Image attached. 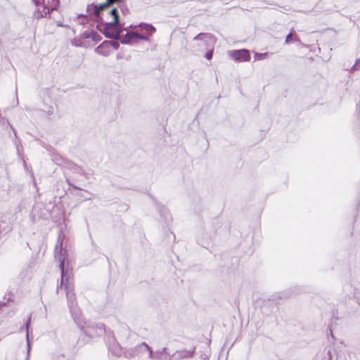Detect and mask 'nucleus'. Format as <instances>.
<instances>
[{
	"mask_svg": "<svg viewBox=\"0 0 360 360\" xmlns=\"http://www.w3.org/2000/svg\"><path fill=\"white\" fill-rule=\"evenodd\" d=\"M292 32L289 33L287 36H286V38H285V43L286 44H288L290 40H292Z\"/></svg>",
	"mask_w": 360,
	"mask_h": 360,
	"instance_id": "nucleus-25",
	"label": "nucleus"
},
{
	"mask_svg": "<svg viewBox=\"0 0 360 360\" xmlns=\"http://www.w3.org/2000/svg\"><path fill=\"white\" fill-rule=\"evenodd\" d=\"M139 27L144 30L148 35H151L155 31V28L150 24L141 23Z\"/></svg>",
	"mask_w": 360,
	"mask_h": 360,
	"instance_id": "nucleus-13",
	"label": "nucleus"
},
{
	"mask_svg": "<svg viewBox=\"0 0 360 360\" xmlns=\"http://www.w3.org/2000/svg\"><path fill=\"white\" fill-rule=\"evenodd\" d=\"M136 39H142V40H148V37H145L142 34H138V33H136Z\"/></svg>",
	"mask_w": 360,
	"mask_h": 360,
	"instance_id": "nucleus-24",
	"label": "nucleus"
},
{
	"mask_svg": "<svg viewBox=\"0 0 360 360\" xmlns=\"http://www.w3.org/2000/svg\"><path fill=\"white\" fill-rule=\"evenodd\" d=\"M31 319H32V314H30L28 317L27 320L25 322V328L26 330V338H27V354H29L30 352V340H29V329L31 324Z\"/></svg>",
	"mask_w": 360,
	"mask_h": 360,
	"instance_id": "nucleus-12",
	"label": "nucleus"
},
{
	"mask_svg": "<svg viewBox=\"0 0 360 360\" xmlns=\"http://www.w3.org/2000/svg\"><path fill=\"white\" fill-rule=\"evenodd\" d=\"M64 238V234L60 232L58 236L57 243L55 246L54 251L55 258L59 262V268L61 271L60 286L58 288L57 291L58 292L59 289H62V288L64 287L66 292L68 307L75 323L81 329L84 330V334L91 338H94L101 335L104 330V327L103 324L97 325L95 327H90L87 326L86 321L82 318L81 311L77 306L75 295L70 290L68 286L70 275L68 270L65 269L66 251L63 250L62 247Z\"/></svg>",
	"mask_w": 360,
	"mask_h": 360,
	"instance_id": "nucleus-1",
	"label": "nucleus"
},
{
	"mask_svg": "<svg viewBox=\"0 0 360 360\" xmlns=\"http://www.w3.org/2000/svg\"><path fill=\"white\" fill-rule=\"evenodd\" d=\"M295 41H298V38L297 37H295Z\"/></svg>",
	"mask_w": 360,
	"mask_h": 360,
	"instance_id": "nucleus-31",
	"label": "nucleus"
},
{
	"mask_svg": "<svg viewBox=\"0 0 360 360\" xmlns=\"http://www.w3.org/2000/svg\"><path fill=\"white\" fill-rule=\"evenodd\" d=\"M105 9L103 4H90L87 6L86 11L89 15H94L96 18H98L102 11Z\"/></svg>",
	"mask_w": 360,
	"mask_h": 360,
	"instance_id": "nucleus-9",
	"label": "nucleus"
},
{
	"mask_svg": "<svg viewBox=\"0 0 360 360\" xmlns=\"http://www.w3.org/2000/svg\"><path fill=\"white\" fill-rule=\"evenodd\" d=\"M40 211H41H41H44V209H42V208H40Z\"/></svg>",
	"mask_w": 360,
	"mask_h": 360,
	"instance_id": "nucleus-33",
	"label": "nucleus"
},
{
	"mask_svg": "<svg viewBox=\"0 0 360 360\" xmlns=\"http://www.w3.org/2000/svg\"><path fill=\"white\" fill-rule=\"evenodd\" d=\"M266 55V53L259 54V56H258V58L259 59H263Z\"/></svg>",
	"mask_w": 360,
	"mask_h": 360,
	"instance_id": "nucleus-30",
	"label": "nucleus"
},
{
	"mask_svg": "<svg viewBox=\"0 0 360 360\" xmlns=\"http://www.w3.org/2000/svg\"><path fill=\"white\" fill-rule=\"evenodd\" d=\"M214 47L209 48L207 52L205 53V58L207 60H211L213 55Z\"/></svg>",
	"mask_w": 360,
	"mask_h": 360,
	"instance_id": "nucleus-21",
	"label": "nucleus"
},
{
	"mask_svg": "<svg viewBox=\"0 0 360 360\" xmlns=\"http://www.w3.org/2000/svg\"><path fill=\"white\" fill-rule=\"evenodd\" d=\"M110 45L112 46L115 49H117L120 46L119 44L115 41H110Z\"/></svg>",
	"mask_w": 360,
	"mask_h": 360,
	"instance_id": "nucleus-26",
	"label": "nucleus"
},
{
	"mask_svg": "<svg viewBox=\"0 0 360 360\" xmlns=\"http://www.w3.org/2000/svg\"><path fill=\"white\" fill-rule=\"evenodd\" d=\"M91 39H92V40L96 42H98L101 39L100 35L96 32H95L94 30H91Z\"/></svg>",
	"mask_w": 360,
	"mask_h": 360,
	"instance_id": "nucleus-20",
	"label": "nucleus"
},
{
	"mask_svg": "<svg viewBox=\"0 0 360 360\" xmlns=\"http://www.w3.org/2000/svg\"><path fill=\"white\" fill-rule=\"evenodd\" d=\"M202 358L204 360H206V357H205V356H202Z\"/></svg>",
	"mask_w": 360,
	"mask_h": 360,
	"instance_id": "nucleus-32",
	"label": "nucleus"
},
{
	"mask_svg": "<svg viewBox=\"0 0 360 360\" xmlns=\"http://www.w3.org/2000/svg\"><path fill=\"white\" fill-rule=\"evenodd\" d=\"M6 122H8V121L6 120L4 117H1V122H0V124H4Z\"/></svg>",
	"mask_w": 360,
	"mask_h": 360,
	"instance_id": "nucleus-29",
	"label": "nucleus"
},
{
	"mask_svg": "<svg viewBox=\"0 0 360 360\" xmlns=\"http://www.w3.org/2000/svg\"><path fill=\"white\" fill-rule=\"evenodd\" d=\"M136 32H129L125 36L121 39V43L123 44H130L136 39Z\"/></svg>",
	"mask_w": 360,
	"mask_h": 360,
	"instance_id": "nucleus-11",
	"label": "nucleus"
},
{
	"mask_svg": "<svg viewBox=\"0 0 360 360\" xmlns=\"http://www.w3.org/2000/svg\"><path fill=\"white\" fill-rule=\"evenodd\" d=\"M122 0H107L106 3L103 4V6H105V9L108 7H109L110 5H112L114 4H117V5L122 1Z\"/></svg>",
	"mask_w": 360,
	"mask_h": 360,
	"instance_id": "nucleus-19",
	"label": "nucleus"
},
{
	"mask_svg": "<svg viewBox=\"0 0 360 360\" xmlns=\"http://www.w3.org/2000/svg\"><path fill=\"white\" fill-rule=\"evenodd\" d=\"M51 10L56 9L59 4V0H47Z\"/></svg>",
	"mask_w": 360,
	"mask_h": 360,
	"instance_id": "nucleus-18",
	"label": "nucleus"
},
{
	"mask_svg": "<svg viewBox=\"0 0 360 360\" xmlns=\"http://www.w3.org/2000/svg\"><path fill=\"white\" fill-rule=\"evenodd\" d=\"M229 56L239 62H246L250 60V52L246 49L230 51H229Z\"/></svg>",
	"mask_w": 360,
	"mask_h": 360,
	"instance_id": "nucleus-7",
	"label": "nucleus"
},
{
	"mask_svg": "<svg viewBox=\"0 0 360 360\" xmlns=\"http://www.w3.org/2000/svg\"><path fill=\"white\" fill-rule=\"evenodd\" d=\"M359 63H360V59H357V60H356V63H355L354 65L352 68V70H353V71H354V70H357L356 66H357V65H358Z\"/></svg>",
	"mask_w": 360,
	"mask_h": 360,
	"instance_id": "nucleus-27",
	"label": "nucleus"
},
{
	"mask_svg": "<svg viewBox=\"0 0 360 360\" xmlns=\"http://www.w3.org/2000/svg\"><path fill=\"white\" fill-rule=\"evenodd\" d=\"M110 46V41H105L103 42L101 45H99L96 49V52L101 56H107L109 54V52L108 50H106Z\"/></svg>",
	"mask_w": 360,
	"mask_h": 360,
	"instance_id": "nucleus-10",
	"label": "nucleus"
},
{
	"mask_svg": "<svg viewBox=\"0 0 360 360\" xmlns=\"http://www.w3.org/2000/svg\"><path fill=\"white\" fill-rule=\"evenodd\" d=\"M38 207H34L32 212V219L33 222H37L41 217V214H38Z\"/></svg>",
	"mask_w": 360,
	"mask_h": 360,
	"instance_id": "nucleus-17",
	"label": "nucleus"
},
{
	"mask_svg": "<svg viewBox=\"0 0 360 360\" xmlns=\"http://www.w3.org/2000/svg\"><path fill=\"white\" fill-rule=\"evenodd\" d=\"M66 181H67V183L68 184V185H69V186H72V187H73L74 188H75V189L80 190V188H79L77 187L76 186H74V185L70 182V181L68 179H67Z\"/></svg>",
	"mask_w": 360,
	"mask_h": 360,
	"instance_id": "nucleus-28",
	"label": "nucleus"
},
{
	"mask_svg": "<svg viewBox=\"0 0 360 360\" xmlns=\"http://www.w3.org/2000/svg\"><path fill=\"white\" fill-rule=\"evenodd\" d=\"M122 29V26L119 22H109L105 24L103 33L105 37L117 40L120 39Z\"/></svg>",
	"mask_w": 360,
	"mask_h": 360,
	"instance_id": "nucleus-3",
	"label": "nucleus"
},
{
	"mask_svg": "<svg viewBox=\"0 0 360 360\" xmlns=\"http://www.w3.org/2000/svg\"><path fill=\"white\" fill-rule=\"evenodd\" d=\"M150 350H152V349L148 346V344L146 342H141L133 348L127 349L126 352L124 353V357L131 359L136 356V355L148 352V357L150 358Z\"/></svg>",
	"mask_w": 360,
	"mask_h": 360,
	"instance_id": "nucleus-4",
	"label": "nucleus"
},
{
	"mask_svg": "<svg viewBox=\"0 0 360 360\" xmlns=\"http://www.w3.org/2000/svg\"><path fill=\"white\" fill-rule=\"evenodd\" d=\"M73 169L77 172V173H79V174H84V170L82 169V168H81L80 167H78V166H74L73 167Z\"/></svg>",
	"mask_w": 360,
	"mask_h": 360,
	"instance_id": "nucleus-23",
	"label": "nucleus"
},
{
	"mask_svg": "<svg viewBox=\"0 0 360 360\" xmlns=\"http://www.w3.org/2000/svg\"><path fill=\"white\" fill-rule=\"evenodd\" d=\"M193 39L194 41H196L194 47H196L200 51L214 47L216 41L213 35L210 33H200Z\"/></svg>",
	"mask_w": 360,
	"mask_h": 360,
	"instance_id": "nucleus-2",
	"label": "nucleus"
},
{
	"mask_svg": "<svg viewBox=\"0 0 360 360\" xmlns=\"http://www.w3.org/2000/svg\"><path fill=\"white\" fill-rule=\"evenodd\" d=\"M75 46H81V45H80V44H75Z\"/></svg>",
	"mask_w": 360,
	"mask_h": 360,
	"instance_id": "nucleus-34",
	"label": "nucleus"
},
{
	"mask_svg": "<svg viewBox=\"0 0 360 360\" xmlns=\"http://www.w3.org/2000/svg\"><path fill=\"white\" fill-rule=\"evenodd\" d=\"M107 344L109 351L115 356H124L126 350H124L113 336L108 335Z\"/></svg>",
	"mask_w": 360,
	"mask_h": 360,
	"instance_id": "nucleus-5",
	"label": "nucleus"
},
{
	"mask_svg": "<svg viewBox=\"0 0 360 360\" xmlns=\"http://www.w3.org/2000/svg\"><path fill=\"white\" fill-rule=\"evenodd\" d=\"M91 37V31H85L81 34L80 37L82 39H89Z\"/></svg>",
	"mask_w": 360,
	"mask_h": 360,
	"instance_id": "nucleus-22",
	"label": "nucleus"
},
{
	"mask_svg": "<svg viewBox=\"0 0 360 360\" xmlns=\"http://www.w3.org/2000/svg\"><path fill=\"white\" fill-rule=\"evenodd\" d=\"M150 359L152 360H174V355L167 352V347H163L154 352L153 350H150Z\"/></svg>",
	"mask_w": 360,
	"mask_h": 360,
	"instance_id": "nucleus-6",
	"label": "nucleus"
},
{
	"mask_svg": "<svg viewBox=\"0 0 360 360\" xmlns=\"http://www.w3.org/2000/svg\"><path fill=\"white\" fill-rule=\"evenodd\" d=\"M110 15L112 17V21L114 23L119 22V13L118 8H114L110 11Z\"/></svg>",
	"mask_w": 360,
	"mask_h": 360,
	"instance_id": "nucleus-15",
	"label": "nucleus"
},
{
	"mask_svg": "<svg viewBox=\"0 0 360 360\" xmlns=\"http://www.w3.org/2000/svg\"><path fill=\"white\" fill-rule=\"evenodd\" d=\"M195 352V347H193L190 349H182L176 351L174 355V360H182L193 357Z\"/></svg>",
	"mask_w": 360,
	"mask_h": 360,
	"instance_id": "nucleus-8",
	"label": "nucleus"
},
{
	"mask_svg": "<svg viewBox=\"0 0 360 360\" xmlns=\"http://www.w3.org/2000/svg\"><path fill=\"white\" fill-rule=\"evenodd\" d=\"M118 10H120L122 13L124 15H127L129 13V10L128 8L127 5L124 2V0H122L118 5H117Z\"/></svg>",
	"mask_w": 360,
	"mask_h": 360,
	"instance_id": "nucleus-14",
	"label": "nucleus"
},
{
	"mask_svg": "<svg viewBox=\"0 0 360 360\" xmlns=\"http://www.w3.org/2000/svg\"><path fill=\"white\" fill-rule=\"evenodd\" d=\"M52 360H71V359L63 353L56 352L53 354Z\"/></svg>",
	"mask_w": 360,
	"mask_h": 360,
	"instance_id": "nucleus-16",
	"label": "nucleus"
}]
</instances>
